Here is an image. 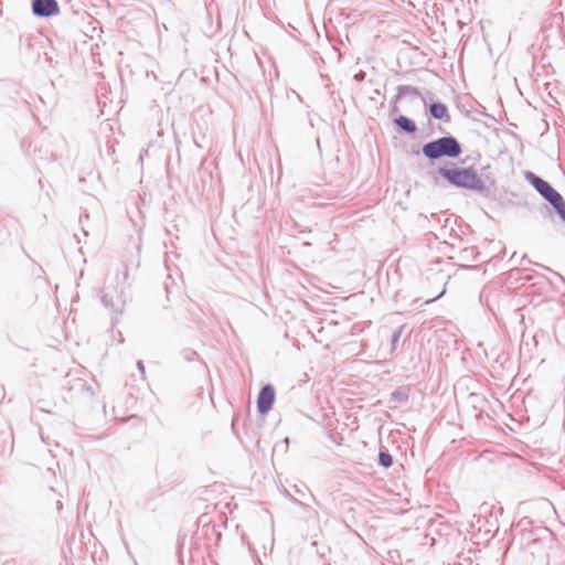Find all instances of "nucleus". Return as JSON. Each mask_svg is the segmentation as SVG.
<instances>
[{
    "instance_id": "0eeeda50",
    "label": "nucleus",
    "mask_w": 565,
    "mask_h": 565,
    "mask_svg": "<svg viewBox=\"0 0 565 565\" xmlns=\"http://www.w3.org/2000/svg\"><path fill=\"white\" fill-rule=\"evenodd\" d=\"M395 124L407 132L413 134L416 131L415 122L405 116H399L398 118H396Z\"/></svg>"
},
{
    "instance_id": "423d86ee",
    "label": "nucleus",
    "mask_w": 565,
    "mask_h": 565,
    "mask_svg": "<svg viewBox=\"0 0 565 565\" xmlns=\"http://www.w3.org/2000/svg\"><path fill=\"white\" fill-rule=\"evenodd\" d=\"M430 115L436 119H440V120H445V121L450 120L448 108L446 105H444L441 103H435L430 106Z\"/></svg>"
},
{
    "instance_id": "39448f33",
    "label": "nucleus",
    "mask_w": 565,
    "mask_h": 565,
    "mask_svg": "<svg viewBox=\"0 0 565 565\" xmlns=\"http://www.w3.org/2000/svg\"><path fill=\"white\" fill-rule=\"evenodd\" d=\"M533 185L551 203L556 204L562 200L561 195L546 181L535 177Z\"/></svg>"
},
{
    "instance_id": "6e6552de",
    "label": "nucleus",
    "mask_w": 565,
    "mask_h": 565,
    "mask_svg": "<svg viewBox=\"0 0 565 565\" xmlns=\"http://www.w3.org/2000/svg\"><path fill=\"white\" fill-rule=\"evenodd\" d=\"M379 459H380L381 465L384 467H390L393 463L392 456L386 452H380Z\"/></svg>"
},
{
    "instance_id": "20e7f679",
    "label": "nucleus",
    "mask_w": 565,
    "mask_h": 565,
    "mask_svg": "<svg viewBox=\"0 0 565 565\" xmlns=\"http://www.w3.org/2000/svg\"><path fill=\"white\" fill-rule=\"evenodd\" d=\"M275 402V390L271 385H265L259 392L257 407L259 413L267 414Z\"/></svg>"
},
{
    "instance_id": "7ed1b4c3",
    "label": "nucleus",
    "mask_w": 565,
    "mask_h": 565,
    "mask_svg": "<svg viewBox=\"0 0 565 565\" xmlns=\"http://www.w3.org/2000/svg\"><path fill=\"white\" fill-rule=\"evenodd\" d=\"M32 10L35 15L51 17L58 13L56 0H33Z\"/></svg>"
},
{
    "instance_id": "f03ea898",
    "label": "nucleus",
    "mask_w": 565,
    "mask_h": 565,
    "mask_svg": "<svg viewBox=\"0 0 565 565\" xmlns=\"http://www.w3.org/2000/svg\"><path fill=\"white\" fill-rule=\"evenodd\" d=\"M460 152V145L452 137H443L423 147V153L429 159H438L444 156L456 158Z\"/></svg>"
},
{
    "instance_id": "f257e3e1",
    "label": "nucleus",
    "mask_w": 565,
    "mask_h": 565,
    "mask_svg": "<svg viewBox=\"0 0 565 565\" xmlns=\"http://www.w3.org/2000/svg\"><path fill=\"white\" fill-rule=\"evenodd\" d=\"M440 175L450 184L472 191H483L487 189V182L491 185L493 179H482L473 168H460L456 164H447L439 168Z\"/></svg>"
}]
</instances>
